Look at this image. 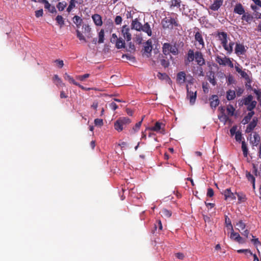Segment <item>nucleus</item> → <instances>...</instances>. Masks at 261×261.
I'll return each mask as SVG.
<instances>
[{"mask_svg":"<svg viewBox=\"0 0 261 261\" xmlns=\"http://www.w3.org/2000/svg\"><path fill=\"white\" fill-rule=\"evenodd\" d=\"M131 29L135 30L138 32H143L148 36H151L152 30L148 22H145L143 25L140 21L138 18L133 19L131 22Z\"/></svg>","mask_w":261,"mask_h":261,"instance_id":"f257e3e1","label":"nucleus"},{"mask_svg":"<svg viewBox=\"0 0 261 261\" xmlns=\"http://www.w3.org/2000/svg\"><path fill=\"white\" fill-rule=\"evenodd\" d=\"M163 28L165 29H172L173 27H178V21L176 17L168 16L162 19L161 22Z\"/></svg>","mask_w":261,"mask_h":261,"instance_id":"f03ea898","label":"nucleus"},{"mask_svg":"<svg viewBox=\"0 0 261 261\" xmlns=\"http://www.w3.org/2000/svg\"><path fill=\"white\" fill-rule=\"evenodd\" d=\"M162 52L165 56H167L170 53L176 56L178 54V49L175 45H172L169 43H165L163 44Z\"/></svg>","mask_w":261,"mask_h":261,"instance_id":"7ed1b4c3","label":"nucleus"},{"mask_svg":"<svg viewBox=\"0 0 261 261\" xmlns=\"http://www.w3.org/2000/svg\"><path fill=\"white\" fill-rule=\"evenodd\" d=\"M253 96L250 94L243 98L245 106H247V110L248 111L253 110L256 106L257 102L255 100H253Z\"/></svg>","mask_w":261,"mask_h":261,"instance_id":"20e7f679","label":"nucleus"},{"mask_svg":"<svg viewBox=\"0 0 261 261\" xmlns=\"http://www.w3.org/2000/svg\"><path fill=\"white\" fill-rule=\"evenodd\" d=\"M121 34L127 42H129L132 40L130 29L128 25H124L122 26L121 29Z\"/></svg>","mask_w":261,"mask_h":261,"instance_id":"39448f33","label":"nucleus"},{"mask_svg":"<svg viewBox=\"0 0 261 261\" xmlns=\"http://www.w3.org/2000/svg\"><path fill=\"white\" fill-rule=\"evenodd\" d=\"M187 97L190 100L191 105L195 103L197 97V91L190 90L188 86H187Z\"/></svg>","mask_w":261,"mask_h":261,"instance_id":"423d86ee","label":"nucleus"},{"mask_svg":"<svg viewBox=\"0 0 261 261\" xmlns=\"http://www.w3.org/2000/svg\"><path fill=\"white\" fill-rule=\"evenodd\" d=\"M195 60L197 65L199 66H202L205 64V61L203 57V55L201 51H196L195 52Z\"/></svg>","mask_w":261,"mask_h":261,"instance_id":"0eeeda50","label":"nucleus"},{"mask_svg":"<svg viewBox=\"0 0 261 261\" xmlns=\"http://www.w3.org/2000/svg\"><path fill=\"white\" fill-rule=\"evenodd\" d=\"M194 38L195 41L198 43L199 45L201 46V48H204L205 47L204 41L201 32L197 31L196 32L194 35Z\"/></svg>","mask_w":261,"mask_h":261,"instance_id":"6e6552de","label":"nucleus"},{"mask_svg":"<svg viewBox=\"0 0 261 261\" xmlns=\"http://www.w3.org/2000/svg\"><path fill=\"white\" fill-rule=\"evenodd\" d=\"M234 50L235 53L238 56L244 55L246 52L245 46L241 43H236Z\"/></svg>","mask_w":261,"mask_h":261,"instance_id":"1a4fd4ad","label":"nucleus"},{"mask_svg":"<svg viewBox=\"0 0 261 261\" xmlns=\"http://www.w3.org/2000/svg\"><path fill=\"white\" fill-rule=\"evenodd\" d=\"M210 106L213 108H216L219 104L220 100L217 95H213L210 98Z\"/></svg>","mask_w":261,"mask_h":261,"instance_id":"9d476101","label":"nucleus"},{"mask_svg":"<svg viewBox=\"0 0 261 261\" xmlns=\"http://www.w3.org/2000/svg\"><path fill=\"white\" fill-rule=\"evenodd\" d=\"M195 53L192 49H190L188 51L187 55V59L185 61L186 64H188L189 63L193 62L195 60Z\"/></svg>","mask_w":261,"mask_h":261,"instance_id":"9b49d317","label":"nucleus"},{"mask_svg":"<svg viewBox=\"0 0 261 261\" xmlns=\"http://www.w3.org/2000/svg\"><path fill=\"white\" fill-rule=\"evenodd\" d=\"M229 58L226 57L225 56L224 57H221L219 55L216 56L215 60L221 66H226V63L227 62V60Z\"/></svg>","mask_w":261,"mask_h":261,"instance_id":"f8f14e48","label":"nucleus"},{"mask_svg":"<svg viewBox=\"0 0 261 261\" xmlns=\"http://www.w3.org/2000/svg\"><path fill=\"white\" fill-rule=\"evenodd\" d=\"M223 2V0H215L210 7V9L213 11H217L222 5Z\"/></svg>","mask_w":261,"mask_h":261,"instance_id":"ddd939ff","label":"nucleus"},{"mask_svg":"<svg viewBox=\"0 0 261 261\" xmlns=\"http://www.w3.org/2000/svg\"><path fill=\"white\" fill-rule=\"evenodd\" d=\"M233 12L239 15H243L245 11L243 5L241 3H238L235 5Z\"/></svg>","mask_w":261,"mask_h":261,"instance_id":"4468645a","label":"nucleus"},{"mask_svg":"<svg viewBox=\"0 0 261 261\" xmlns=\"http://www.w3.org/2000/svg\"><path fill=\"white\" fill-rule=\"evenodd\" d=\"M235 69L236 71L238 72L245 80H246L249 77L248 74L245 71L242 70L241 67H240L239 64L237 63V64L235 65Z\"/></svg>","mask_w":261,"mask_h":261,"instance_id":"2eb2a0df","label":"nucleus"},{"mask_svg":"<svg viewBox=\"0 0 261 261\" xmlns=\"http://www.w3.org/2000/svg\"><path fill=\"white\" fill-rule=\"evenodd\" d=\"M257 119H253L251 122L249 123V124L247 125L246 129V133H249L251 132L254 128L257 125Z\"/></svg>","mask_w":261,"mask_h":261,"instance_id":"dca6fc26","label":"nucleus"},{"mask_svg":"<svg viewBox=\"0 0 261 261\" xmlns=\"http://www.w3.org/2000/svg\"><path fill=\"white\" fill-rule=\"evenodd\" d=\"M236 193H233L231 192L230 189H226L224 192V195L225 196V199H230V200L236 199Z\"/></svg>","mask_w":261,"mask_h":261,"instance_id":"f3484780","label":"nucleus"},{"mask_svg":"<svg viewBox=\"0 0 261 261\" xmlns=\"http://www.w3.org/2000/svg\"><path fill=\"white\" fill-rule=\"evenodd\" d=\"M92 18L96 25L101 26L102 24L101 17L100 15L95 14L92 16Z\"/></svg>","mask_w":261,"mask_h":261,"instance_id":"a211bd4d","label":"nucleus"},{"mask_svg":"<svg viewBox=\"0 0 261 261\" xmlns=\"http://www.w3.org/2000/svg\"><path fill=\"white\" fill-rule=\"evenodd\" d=\"M186 73L184 71H180L177 74V83L181 84L185 82Z\"/></svg>","mask_w":261,"mask_h":261,"instance_id":"6ab92c4d","label":"nucleus"},{"mask_svg":"<svg viewBox=\"0 0 261 261\" xmlns=\"http://www.w3.org/2000/svg\"><path fill=\"white\" fill-rule=\"evenodd\" d=\"M246 177L247 180L251 182L253 189H255V177L248 171H246Z\"/></svg>","mask_w":261,"mask_h":261,"instance_id":"aec40b11","label":"nucleus"},{"mask_svg":"<svg viewBox=\"0 0 261 261\" xmlns=\"http://www.w3.org/2000/svg\"><path fill=\"white\" fill-rule=\"evenodd\" d=\"M217 36L221 42V44H225V41L227 40V34L224 32H218Z\"/></svg>","mask_w":261,"mask_h":261,"instance_id":"412c9836","label":"nucleus"},{"mask_svg":"<svg viewBox=\"0 0 261 261\" xmlns=\"http://www.w3.org/2000/svg\"><path fill=\"white\" fill-rule=\"evenodd\" d=\"M144 117V116L142 118L141 120L138 123L136 124V125L132 128V129L129 130V133L130 134H134L136 132H138L140 129V126L142 124V121L143 120V118Z\"/></svg>","mask_w":261,"mask_h":261,"instance_id":"4be33fe9","label":"nucleus"},{"mask_svg":"<svg viewBox=\"0 0 261 261\" xmlns=\"http://www.w3.org/2000/svg\"><path fill=\"white\" fill-rule=\"evenodd\" d=\"M242 20L246 21L247 23H250L252 21L253 16L248 12H245L242 16Z\"/></svg>","mask_w":261,"mask_h":261,"instance_id":"5701e85b","label":"nucleus"},{"mask_svg":"<svg viewBox=\"0 0 261 261\" xmlns=\"http://www.w3.org/2000/svg\"><path fill=\"white\" fill-rule=\"evenodd\" d=\"M236 96V92L234 90H229L226 92V98L228 100H232Z\"/></svg>","mask_w":261,"mask_h":261,"instance_id":"b1692460","label":"nucleus"},{"mask_svg":"<svg viewBox=\"0 0 261 261\" xmlns=\"http://www.w3.org/2000/svg\"><path fill=\"white\" fill-rule=\"evenodd\" d=\"M208 80L213 86H215L216 85L217 83L215 80V74L214 71H210L209 75H208Z\"/></svg>","mask_w":261,"mask_h":261,"instance_id":"393cba45","label":"nucleus"},{"mask_svg":"<svg viewBox=\"0 0 261 261\" xmlns=\"http://www.w3.org/2000/svg\"><path fill=\"white\" fill-rule=\"evenodd\" d=\"M118 120L124 128L131 122L130 119L127 117H121L119 118Z\"/></svg>","mask_w":261,"mask_h":261,"instance_id":"a878e982","label":"nucleus"},{"mask_svg":"<svg viewBox=\"0 0 261 261\" xmlns=\"http://www.w3.org/2000/svg\"><path fill=\"white\" fill-rule=\"evenodd\" d=\"M254 112L253 110H251V111H249V112L247 114V116H245L243 121L244 124L248 123L249 121L250 120L252 116L254 115Z\"/></svg>","mask_w":261,"mask_h":261,"instance_id":"bb28decb","label":"nucleus"},{"mask_svg":"<svg viewBox=\"0 0 261 261\" xmlns=\"http://www.w3.org/2000/svg\"><path fill=\"white\" fill-rule=\"evenodd\" d=\"M116 46L117 48L120 49L125 47V42L122 38H119L116 42Z\"/></svg>","mask_w":261,"mask_h":261,"instance_id":"cd10ccee","label":"nucleus"},{"mask_svg":"<svg viewBox=\"0 0 261 261\" xmlns=\"http://www.w3.org/2000/svg\"><path fill=\"white\" fill-rule=\"evenodd\" d=\"M73 22L76 24L77 28H79L83 22L82 19L79 16L75 15L73 18Z\"/></svg>","mask_w":261,"mask_h":261,"instance_id":"c85d7f7f","label":"nucleus"},{"mask_svg":"<svg viewBox=\"0 0 261 261\" xmlns=\"http://www.w3.org/2000/svg\"><path fill=\"white\" fill-rule=\"evenodd\" d=\"M242 149L243 155L245 157H247L248 154V150L246 142L243 141L242 142Z\"/></svg>","mask_w":261,"mask_h":261,"instance_id":"c756f323","label":"nucleus"},{"mask_svg":"<svg viewBox=\"0 0 261 261\" xmlns=\"http://www.w3.org/2000/svg\"><path fill=\"white\" fill-rule=\"evenodd\" d=\"M152 50L151 42L148 40L144 46V50L146 53H150Z\"/></svg>","mask_w":261,"mask_h":261,"instance_id":"7c9ffc66","label":"nucleus"},{"mask_svg":"<svg viewBox=\"0 0 261 261\" xmlns=\"http://www.w3.org/2000/svg\"><path fill=\"white\" fill-rule=\"evenodd\" d=\"M253 138L254 140L252 141L251 142L253 145L257 146L258 142L260 141V136L257 133L255 132L253 135Z\"/></svg>","mask_w":261,"mask_h":261,"instance_id":"2f4dec72","label":"nucleus"},{"mask_svg":"<svg viewBox=\"0 0 261 261\" xmlns=\"http://www.w3.org/2000/svg\"><path fill=\"white\" fill-rule=\"evenodd\" d=\"M114 128L116 130H117L118 132H121L123 130L124 127L121 124L120 122L119 121V120H117V121L114 123Z\"/></svg>","mask_w":261,"mask_h":261,"instance_id":"473e14b6","label":"nucleus"},{"mask_svg":"<svg viewBox=\"0 0 261 261\" xmlns=\"http://www.w3.org/2000/svg\"><path fill=\"white\" fill-rule=\"evenodd\" d=\"M161 124L162 123L159 122H156L155 123L154 126L149 127L148 129L149 130L154 131V132H159L161 129Z\"/></svg>","mask_w":261,"mask_h":261,"instance_id":"72a5a7b5","label":"nucleus"},{"mask_svg":"<svg viewBox=\"0 0 261 261\" xmlns=\"http://www.w3.org/2000/svg\"><path fill=\"white\" fill-rule=\"evenodd\" d=\"M64 77L65 80L68 81L70 83H72L74 85L76 84V82L75 81L73 78L68 74L67 73H65Z\"/></svg>","mask_w":261,"mask_h":261,"instance_id":"f704fd0d","label":"nucleus"},{"mask_svg":"<svg viewBox=\"0 0 261 261\" xmlns=\"http://www.w3.org/2000/svg\"><path fill=\"white\" fill-rule=\"evenodd\" d=\"M104 37H105V32L103 29H101L98 34V43L100 44L103 42L104 41Z\"/></svg>","mask_w":261,"mask_h":261,"instance_id":"c9c22d12","label":"nucleus"},{"mask_svg":"<svg viewBox=\"0 0 261 261\" xmlns=\"http://www.w3.org/2000/svg\"><path fill=\"white\" fill-rule=\"evenodd\" d=\"M228 115H229L230 116H232L234 115V112L235 111V109L233 107L232 105H229L226 109Z\"/></svg>","mask_w":261,"mask_h":261,"instance_id":"e433bc0d","label":"nucleus"},{"mask_svg":"<svg viewBox=\"0 0 261 261\" xmlns=\"http://www.w3.org/2000/svg\"><path fill=\"white\" fill-rule=\"evenodd\" d=\"M77 3V1L75 0H70L69 5L67 9V11L68 12H70L71 10L75 7V4Z\"/></svg>","mask_w":261,"mask_h":261,"instance_id":"4c0bfd02","label":"nucleus"},{"mask_svg":"<svg viewBox=\"0 0 261 261\" xmlns=\"http://www.w3.org/2000/svg\"><path fill=\"white\" fill-rule=\"evenodd\" d=\"M227 40L225 41V44L222 43V45L225 50L227 51L228 54H231L232 52V47L231 46H229L227 44Z\"/></svg>","mask_w":261,"mask_h":261,"instance_id":"58836bf2","label":"nucleus"},{"mask_svg":"<svg viewBox=\"0 0 261 261\" xmlns=\"http://www.w3.org/2000/svg\"><path fill=\"white\" fill-rule=\"evenodd\" d=\"M161 213L162 214V216L167 218H169L172 215L171 211L165 208L162 210Z\"/></svg>","mask_w":261,"mask_h":261,"instance_id":"ea45409f","label":"nucleus"},{"mask_svg":"<svg viewBox=\"0 0 261 261\" xmlns=\"http://www.w3.org/2000/svg\"><path fill=\"white\" fill-rule=\"evenodd\" d=\"M240 202H244L246 200V195L243 193H236Z\"/></svg>","mask_w":261,"mask_h":261,"instance_id":"a19ab883","label":"nucleus"},{"mask_svg":"<svg viewBox=\"0 0 261 261\" xmlns=\"http://www.w3.org/2000/svg\"><path fill=\"white\" fill-rule=\"evenodd\" d=\"M44 8L46 9H48L49 12L51 13H54L56 11V9L54 6H51L50 4L48 2H47L44 5Z\"/></svg>","mask_w":261,"mask_h":261,"instance_id":"79ce46f5","label":"nucleus"},{"mask_svg":"<svg viewBox=\"0 0 261 261\" xmlns=\"http://www.w3.org/2000/svg\"><path fill=\"white\" fill-rule=\"evenodd\" d=\"M67 5V3L65 2H59L57 5V8L59 11H63Z\"/></svg>","mask_w":261,"mask_h":261,"instance_id":"37998d69","label":"nucleus"},{"mask_svg":"<svg viewBox=\"0 0 261 261\" xmlns=\"http://www.w3.org/2000/svg\"><path fill=\"white\" fill-rule=\"evenodd\" d=\"M171 7H176L179 8L180 6V0H171L170 2Z\"/></svg>","mask_w":261,"mask_h":261,"instance_id":"c03bdc74","label":"nucleus"},{"mask_svg":"<svg viewBox=\"0 0 261 261\" xmlns=\"http://www.w3.org/2000/svg\"><path fill=\"white\" fill-rule=\"evenodd\" d=\"M195 73L198 76H204L203 70L201 66H199L198 67H197Z\"/></svg>","mask_w":261,"mask_h":261,"instance_id":"a18cd8bd","label":"nucleus"},{"mask_svg":"<svg viewBox=\"0 0 261 261\" xmlns=\"http://www.w3.org/2000/svg\"><path fill=\"white\" fill-rule=\"evenodd\" d=\"M56 20L57 22V23L62 27L64 24V21L63 19V17L61 15H58L56 18Z\"/></svg>","mask_w":261,"mask_h":261,"instance_id":"49530a36","label":"nucleus"},{"mask_svg":"<svg viewBox=\"0 0 261 261\" xmlns=\"http://www.w3.org/2000/svg\"><path fill=\"white\" fill-rule=\"evenodd\" d=\"M236 226L238 227V229H242L243 230L245 228L246 225L243 222L242 220H240L238 223L236 224Z\"/></svg>","mask_w":261,"mask_h":261,"instance_id":"de8ad7c7","label":"nucleus"},{"mask_svg":"<svg viewBox=\"0 0 261 261\" xmlns=\"http://www.w3.org/2000/svg\"><path fill=\"white\" fill-rule=\"evenodd\" d=\"M245 80L246 81V82L245 83V86H246V87L247 88V89L248 90H252L253 91V89L251 86V83H252L251 79L249 77L248 79H247Z\"/></svg>","mask_w":261,"mask_h":261,"instance_id":"09e8293b","label":"nucleus"},{"mask_svg":"<svg viewBox=\"0 0 261 261\" xmlns=\"http://www.w3.org/2000/svg\"><path fill=\"white\" fill-rule=\"evenodd\" d=\"M161 64L165 68H167L169 66L170 63L168 60L165 59H162L160 60Z\"/></svg>","mask_w":261,"mask_h":261,"instance_id":"8fccbe9b","label":"nucleus"},{"mask_svg":"<svg viewBox=\"0 0 261 261\" xmlns=\"http://www.w3.org/2000/svg\"><path fill=\"white\" fill-rule=\"evenodd\" d=\"M76 35H77V37L79 39V40H83L85 42H87V40L85 38V37L84 36V35L80 32L79 30H77L76 31Z\"/></svg>","mask_w":261,"mask_h":261,"instance_id":"3c124183","label":"nucleus"},{"mask_svg":"<svg viewBox=\"0 0 261 261\" xmlns=\"http://www.w3.org/2000/svg\"><path fill=\"white\" fill-rule=\"evenodd\" d=\"M221 111V112H222V116H219V119L220 120L221 119V118H223V119L224 120H225V121L227 120V119H228V117L227 115H226L225 114H224V108H223V107H221V108H220Z\"/></svg>","mask_w":261,"mask_h":261,"instance_id":"603ef678","label":"nucleus"},{"mask_svg":"<svg viewBox=\"0 0 261 261\" xmlns=\"http://www.w3.org/2000/svg\"><path fill=\"white\" fill-rule=\"evenodd\" d=\"M157 77L159 79H161V80H164V79H169V76L165 73H162L161 72H158V74H157Z\"/></svg>","mask_w":261,"mask_h":261,"instance_id":"864d4df0","label":"nucleus"},{"mask_svg":"<svg viewBox=\"0 0 261 261\" xmlns=\"http://www.w3.org/2000/svg\"><path fill=\"white\" fill-rule=\"evenodd\" d=\"M89 76H90L89 74L86 73L84 75H77V76H76V79H77L80 81H84L86 78L89 77Z\"/></svg>","mask_w":261,"mask_h":261,"instance_id":"5fc2aeb1","label":"nucleus"},{"mask_svg":"<svg viewBox=\"0 0 261 261\" xmlns=\"http://www.w3.org/2000/svg\"><path fill=\"white\" fill-rule=\"evenodd\" d=\"M243 138L242 137L241 133L240 131H238L236 133V135H235V139H236V140L237 142H240Z\"/></svg>","mask_w":261,"mask_h":261,"instance_id":"6e6d98bb","label":"nucleus"},{"mask_svg":"<svg viewBox=\"0 0 261 261\" xmlns=\"http://www.w3.org/2000/svg\"><path fill=\"white\" fill-rule=\"evenodd\" d=\"M253 91L256 94V95L257 96V99L258 101H259L260 100V97H261V90L260 89L257 90L256 89H253Z\"/></svg>","mask_w":261,"mask_h":261,"instance_id":"4d7b16f0","label":"nucleus"},{"mask_svg":"<svg viewBox=\"0 0 261 261\" xmlns=\"http://www.w3.org/2000/svg\"><path fill=\"white\" fill-rule=\"evenodd\" d=\"M94 124L96 126H101L103 124V120L96 118L94 120Z\"/></svg>","mask_w":261,"mask_h":261,"instance_id":"13d9d810","label":"nucleus"},{"mask_svg":"<svg viewBox=\"0 0 261 261\" xmlns=\"http://www.w3.org/2000/svg\"><path fill=\"white\" fill-rule=\"evenodd\" d=\"M126 50L130 52L134 51L135 50L134 44L132 42H129L128 45V48H126Z\"/></svg>","mask_w":261,"mask_h":261,"instance_id":"bf43d9fd","label":"nucleus"},{"mask_svg":"<svg viewBox=\"0 0 261 261\" xmlns=\"http://www.w3.org/2000/svg\"><path fill=\"white\" fill-rule=\"evenodd\" d=\"M142 40L143 38L141 35H136V37L135 38V41L136 43L138 44H140L142 43Z\"/></svg>","mask_w":261,"mask_h":261,"instance_id":"052dcab7","label":"nucleus"},{"mask_svg":"<svg viewBox=\"0 0 261 261\" xmlns=\"http://www.w3.org/2000/svg\"><path fill=\"white\" fill-rule=\"evenodd\" d=\"M157 227H159V230H162L163 226L162 224V222L161 220H158L156 221V223L154 224V228L156 230Z\"/></svg>","mask_w":261,"mask_h":261,"instance_id":"680f3d73","label":"nucleus"},{"mask_svg":"<svg viewBox=\"0 0 261 261\" xmlns=\"http://www.w3.org/2000/svg\"><path fill=\"white\" fill-rule=\"evenodd\" d=\"M53 80H54V81H56L57 82L56 84L57 85H61V84H62V82L61 79L57 74L54 75V76L53 77Z\"/></svg>","mask_w":261,"mask_h":261,"instance_id":"e2e57ef3","label":"nucleus"},{"mask_svg":"<svg viewBox=\"0 0 261 261\" xmlns=\"http://www.w3.org/2000/svg\"><path fill=\"white\" fill-rule=\"evenodd\" d=\"M225 223L227 227H228V226L230 227L232 230H233V227L231 224V221H230V219L227 216L225 217Z\"/></svg>","mask_w":261,"mask_h":261,"instance_id":"0e129e2a","label":"nucleus"},{"mask_svg":"<svg viewBox=\"0 0 261 261\" xmlns=\"http://www.w3.org/2000/svg\"><path fill=\"white\" fill-rule=\"evenodd\" d=\"M56 63H57V65L60 68H61L64 66V62L63 60H56L54 61Z\"/></svg>","mask_w":261,"mask_h":261,"instance_id":"69168bd1","label":"nucleus"},{"mask_svg":"<svg viewBox=\"0 0 261 261\" xmlns=\"http://www.w3.org/2000/svg\"><path fill=\"white\" fill-rule=\"evenodd\" d=\"M244 91V89L243 88L239 87L237 89L236 94L238 96H240L243 93Z\"/></svg>","mask_w":261,"mask_h":261,"instance_id":"338daca9","label":"nucleus"},{"mask_svg":"<svg viewBox=\"0 0 261 261\" xmlns=\"http://www.w3.org/2000/svg\"><path fill=\"white\" fill-rule=\"evenodd\" d=\"M237 126L236 125L233 126L230 128V133L231 136H233L234 135H236V133L237 132Z\"/></svg>","mask_w":261,"mask_h":261,"instance_id":"774afa93","label":"nucleus"}]
</instances>
